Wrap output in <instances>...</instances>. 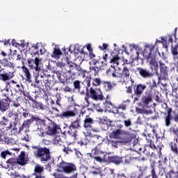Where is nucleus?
I'll list each match as a JSON object with an SVG mask.
<instances>
[{
  "instance_id": "1",
  "label": "nucleus",
  "mask_w": 178,
  "mask_h": 178,
  "mask_svg": "<svg viewBox=\"0 0 178 178\" xmlns=\"http://www.w3.org/2000/svg\"><path fill=\"white\" fill-rule=\"evenodd\" d=\"M27 161H29V158L26 157L24 152H22L17 159H10L7 161V163L8 165H12L13 166H16V165L24 166V165L27 163Z\"/></svg>"
},
{
  "instance_id": "2",
  "label": "nucleus",
  "mask_w": 178,
  "mask_h": 178,
  "mask_svg": "<svg viewBox=\"0 0 178 178\" xmlns=\"http://www.w3.org/2000/svg\"><path fill=\"white\" fill-rule=\"evenodd\" d=\"M58 170L60 172H64V173H73L76 172V168L74 164L62 161L58 165Z\"/></svg>"
},
{
  "instance_id": "3",
  "label": "nucleus",
  "mask_w": 178,
  "mask_h": 178,
  "mask_svg": "<svg viewBox=\"0 0 178 178\" xmlns=\"http://www.w3.org/2000/svg\"><path fill=\"white\" fill-rule=\"evenodd\" d=\"M4 91L6 92V99L0 101L1 112H6V111H8V109H9V107L10 106V100H9V96L12 95V91L10 90L9 92V90L8 89H6Z\"/></svg>"
},
{
  "instance_id": "4",
  "label": "nucleus",
  "mask_w": 178,
  "mask_h": 178,
  "mask_svg": "<svg viewBox=\"0 0 178 178\" xmlns=\"http://www.w3.org/2000/svg\"><path fill=\"white\" fill-rule=\"evenodd\" d=\"M36 158H40L42 162H46L49 159V150L45 148H39L35 152Z\"/></svg>"
},
{
  "instance_id": "5",
  "label": "nucleus",
  "mask_w": 178,
  "mask_h": 178,
  "mask_svg": "<svg viewBox=\"0 0 178 178\" xmlns=\"http://www.w3.org/2000/svg\"><path fill=\"white\" fill-rule=\"evenodd\" d=\"M89 91L90 97L92 99H94L95 101H102L104 99V95H102L101 89L90 88Z\"/></svg>"
},
{
  "instance_id": "6",
  "label": "nucleus",
  "mask_w": 178,
  "mask_h": 178,
  "mask_svg": "<svg viewBox=\"0 0 178 178\" xmlns=\"http://www.w3.org/2000/svg\"><path fill=\"white\" fill-rule=\"evenodd\" d=\"M41 60L38 58H35L34 60H28V65L31 69L35 70V73L38 74L41 72Z\"/></svg>"
},
{
  "instance_id": "7",
  "label": "nucleus",
  "mask_w": 178,
  "mask_h": 178,
  "mask_svg": "<svg viewBox=\"0 0 178 178\" xmlns=\"http://www.w3.org/2000/svg\"><path fill=\"white\" fill-rule=\"evenodd\" d=\"M129 49L133 59H138L140 54H143V49L137 44H129Z\"/></svg>"
},
{
  "instance_id": "8",
  "label": "nucleus",
  "mask_w": 178,
  "mask_h": 178,
  "mask_svg": "<svg viewBox=\"0 0 178 178\" xmlns=\"http://www.w3.org/2000/svg\"><path fill=\"white\" fill-rule=\"evenodd\" d=\"M35 129V131L38 133L39 136H41L45 133V124H44L42 120H39L36 122Z\"/></svg>"
},
{
  "instance_id": "9",
  "label": "nucleus",
  "mask_w": 178,
  "mask_h": 178,
  "mask_svg": "<svg viewBox=\"0 0 178 178\" xmlns=\"http://www.w3.org/2000/svg\"><path fill=\"white\" fill-rule=\"evenodd\" d=\"M34 172H35L31 175L32 178H42L41 173L44 172V167L38 164L35 166Z\"/></svg>"
},
{
  "instance_id": "10",
  "label": "nucleus",
  "mask_w": 178,
  "mask_h": 178,
  "mask_svg": "<svg viewBox=\"0 0 178 178\" xmlns=\"http://www.w3.org/2000/svg\"><path fill=\"white\" fill-rule=\"evenodd\" d=\"M108 74H111L113 79H121L122 73L120 69L115 70L114 67L111 66V68L108 71Z\"/></svg>"
},
{
  "instance_id": "11",
  "label": "nucleus",
  "mask_w": 178,
  "mask_h": 178,
  "mask_svg": "<svg viewBox=\"0 0 178 178\" xmlns=\"http://www.w3.org/2000/svg\"><path fill=\"white\" fill-rule=\"evenodd\" d=\"M99 62L93 60L91 63H90V72H94V75L96 76V74H98V70H99Z\"/></svg>"
},
{
  "instance_id": "12",
  "label": "nucleus",
  "mask_w": 178,
  "mask_h": 178,
  "mask_svg": "<svg viewBox=\"0 0 178 178\" xmlns=\"http://www.w3.org/2000/svg\"><path fill=\"white\" fill-rule=\"evenodd\" d=\"M51 56L53 58V59H59L60 56H62V51H60L59 47L56 46L54 48Z\"/></svg>"
},
{
  "instance_id": "13",
  "label": "nucleus",
  "mask_w": 178,
  "mask_h": 178,
  "mask_svg": "<svg viewBox=\"0 0 178 178\" xmlns=\"http://www.w3.org/2000/svg\"><path fill=\"white\" fill-rule=\"evenodd\" d=\"M154 48V47L152 46H146L145 49L143 53V55L144 56V58H145V59H152V56L151 55V51H152V49Z\"/></svg>"
},
{
  "instance_id": "14",
  "label": "nucleus",
  "mask_w": 178,
  "mask_h": 178,
  "mask_svg": "<svg viewBox=\"0 0 178 178\" xmlns=\"http://www.w3.org/2000/svg\"><path fill=\"white\" fill-rule=\"evenodd\" d=\"M122 79V81L126 83V80L130 79V71L127 67H124L123 70L121 72V80Z\"/></svg>"
},
{
  "instance_id": "15",
  "label": "nucleus",
  "mask_w": 178,
  "mask_h": 178,
  "mask_svg": "<svg viewBox=\"0 0 178 178\" xmlns=\"http://www.w3.org/2000/svg\"><path fill=\"white\" fill-rule=\"evenodd\" d=\"M83 134L85 137L82 138L81 140L78 141V144H79V145H87L88 143V140H87V137H91V132L90 131H84Z\"/></svg>"
},
{
  "instance_id": "16",
  "label": "nucleus",
  "mask_w": 178,
  "mask_h": 178,
  "mask_svg": "<svg viewBox=\"0 0 178 178\" xmlns=\"http://www.w3.org/2000/svg\"><path fill=\"white\" fill-rule=\"evenodd\" d=\"M13 151L19 152V151H20V148L15 147V148L10 149V150H6V151L2 152L1 153V158H3V159H6V156H8V155H12V154H13Z\"/></svg>"
},
{
  "instance_id": "17",
  "label": "nucleus",
  "mask_w": 178,
  "mask_h": 178,
  "mask_svg": "<svg viewBox=\"0 0 178 178\" xmlns=\"http://www.w3.org/2000/svg\"><path fill=\"white\" fill-rule=\"evenodd\" d=\"M94 159L97 161V162H99L100 163H104V162H106V154L102 152H99V155L97 156H95Z\"/></svg>"
},
{
  "instance_id": "18",
  "label": "nucleus",
  "mask_w": 178,
  "mask_h": 178,
  "mask_svg": "<svg viewBox=\"0 0 178 178\" xmlns=\"http://www.w3.org/2000/svg\"><path fill=\"white\" fill-rule=\"evenodd\" d=\"M73 116H76V113L72 111H64L59 115V117L61 118V119H65L66 118H73Z\"/></svg>"
},
{
  "instance_id": "19",
  "label": "nucleus",
  "mask_w": 178,
  "mask_h": 178,
  "mask_svg": "<svg viewBox=\"0 0 178 178\" xmlns=\"http://www.w3.org/2000/svg\"><path fill=\"white\" fill-rule=\"evenodd\" d=\"M93 121L91 118L86 116V119L84 120V128L86 129V131H88L89 127H91V125L92 124Z\"/></svg>"
},
{
  "instance_id": "20",
  "label": "nucleus",
  "mask_w": 178,
  "mask_h": 178,
  "mask_svg": "<svg viewBox=\"0 0 178 178\" xmlns=\"http://www.w3.org/2000/svg\"><path fill=\"white\" fill-rule=\"evenodd\" d=\"M150 68L152 70H155V72H158V63L156 60L153 58L149 60Z\"/></svg>"
},
{
  "instance_id": "21",
  "label": "nucleus",
  "mask_w": 178,
  "mask_h": 178,
  "mask_svg": "<svg viewBox=\"0 0 178 178\" xmlns=\"http://www.w3.org/2000/svg\"><path fill=\"white\" fill-rule=\"evenodd\" d=\"M52 140L51 142L53 144H55L56 145H62V140L60 139V137L58 135H54L51 137Z\"/></svg>"
},
{
  "instance_id": "22",
  "label": "nucleus",
  "mask_w": 178,
  "mask_h": 178,
  "mask_svg": "<svg viewBox=\"0 0 178 178\" xmlns=\"http://www.w3.org/2000/svg\"><path fill=\"white\" fill-rule=\"evenodd\" d=\"M139 73L142 77H151V76H152V74H151L149 71L144 69H140Z\"/></svg>"
},
{
  "instance_id": "23",
  "label": "nucleus",
  "mask_w": 178,
  "mask_h": 178,
  "mask_svg": "<svg viewBox=\"0 0 178 178\" xmlns=\"http://www.w3.org/2000/svg\"><path fill=\"white\" fill-rule=\"evenodd\" d=\"M74 87L76 90H78L79 92H80L81 95H84L86 94V91L84 90H80V82L79 81H74Z\"/></svg>"
},
{
  "instance_id": "24",
  "label": "nucleus",
  "mask_w": 178,
  "mask_h": 178,
  "mask_svg": "<svg viewBox=\"0 0 178 178\" xmlns=\"http://www.w3.org/2000/svg\"><path fill=\"white\" fill-rule=\"evenodd\" d=\"M142 102L145 106H148L149 102H152V97L151 96L143 97L142 98Z\"/></svg>"
},
{
  "instance_id": "25",
  "label": "nucleus",
  "mask_w": 178,
  "mask_h": 178,
  "mask_svg": "<svg viewBox=\"0 0 178 178\" xmlns=\"http://www.w3.org/2000/svg\"><path fill=\"white\" fill-rule=\"evenodd\" d=\"M22 70L24 73V76L26 79V81H30V79H31V74H30V71H29V69H27V67L23 66Z\"/></svg>"
},
{
  "instance_id": "26",
  "label": "nucleus",
  "mask_w": 178,
  "mask_h": 178,
  "mask_svg": "<svg viewBox=\"0 0 178 178\" xmlns=\"http://www.w3.org/2000/svg\"><path fill=\"white\" fill-rule=\"evenodd\" d=\"M33 107L35 108V109H40L41 111H44L45 106L42 103L34 102L33 104Z\"/></svg>"
},
{
  "instance_id": "27",
  "label": "nucleus",
  "mask_w": 178,
  "mask_h": 178,
  "mask_svg": "<svg viewBox=\"0 0 178 178\" xmlns=\"http://www.w3.org/2000/svg\"><path fill=\"white\" fill-rule=\"evenodd\" d=\"M145 85H138L135 91L136 94H137L138 95L143 94V91L145 90Z\"/></svg>"
},
{
  "instance_id": "28",
  "label": "nucleus",
  "mask_w": 178,
  "mask_h": 178,
  "mask_svg": "<svg viewBox=\"0 0 178 178\" xmlns=\"http://www.w3.org/2000/svg\"><path fill=\"white\" fill-rule=\"evenodd\" d=\"M121 134L122 131H120V129H117L111 133V137H112V138H120Z\"/></svg>"
},
{
  "instance_id": "29",
  "label": "nucleus",
  "mask_w": 178,
  "mask_h": 178,
  "mask_svg": "<svg viewBox=\"0 0 178 178\" xmlns=\"http://www.w3.org/2000/svg\"><path fill=\"white\" fill-rule=\"evenodd\" d=\"M53 176H54L55 178H77V173L74 174V175H72L70 177H65L59 172L54 173Z\"/></svg>"
},
{
  "instance_id": "30",
  "label": "nucleus",
  "mask_w": 178,
  "mask_h": 178,
  "mask_svg": "<svg viewBox=\"0 0 178 178\" xmlns=\"http://www.w3.org/2000/svg\"><path fill=\"white\" fill-rule=\"evenodd\" d=\"M83 58L86 60H88V59H94V58H95V54L92 53V51H89V54L84 53Z\"/></svg>"
},
{
  "instance_id": "31",
  "label": "nucleus",
  "mask_w": 178,
  "mask_h": 178,
  "mask_svg": "<svg viewBox=\"0 0 178 178\" xmlns=\"http://www.w3.org/2000/svg\"><path fill=\"white\" fill-rule=\"evenodd\" d=\"M171 52L174 56V59H177L178 44H176L175 46H172Z\"/></svg>"
},
{
  "instance_id": "32",
  "label": "nucleus",
  "mask_w": 178,
  "mask_h": 178,
  "mask_svg": "<svg viewBox=\"0 0 178 178\" xmlns=\"http://www.w3.org/2000/svg\"><path fill=\"white\" fill-rule=\"evenodd\" d=\"M10 79L8 73H0V80L1 81H8Z\"/></svg>"
},
{
  "instance_id": "33",
  "label": "nucleus",
  "mask_w": 178,
  "mask_h": 178,
  "mask_svg": "<svg viewBox=\"0 0 178 178\" xmlns=\"http://www.w3.org/2000/svg\"><path fill=\"white\" fill-rule=\"evenodd\" d=\"M92 138L94 141V143H97V144H99L100 143H102V137L98 135H94L92 136Z\"/></svg>"
},
{
  "instance_id": "34",
  "label": "nucleus",
  "mask_w": 178,
  "mask_h": 178,
  "mask_svg": "<svg viewBox=\"0 0 178 178\" xmlns=\"http://www.w3.org/2000/svg\"><path fill=\"white\" fill-rule=\"evenodd\" d=\"M83 78L85 79L83 83L87 85V88L90 87L91 83V77L86 76V74H83Z\"/></svg>"
},
{
  "instance_id": "35",
  "label": "nucleus",
  "mask_w": 178,
  "mask_h": 178,
  "mask_svg": "<svg viewBox=\"0 0 178 178\" xmlns=\"http://www.w3.org/2000/svg\"><path fill=\"white\" fill-rule=\"evenodd\" d=\"M92 81V86H95V87H98V86L101 85V79L99 78H93Z\"/></svg>"
},
{
  "instance_id": "36",
  "label": "nucleus",
  "mask_w": 178,
  "mask_h": 178,
  "mask_svg": "<svg viewBox=\"0 0 178 178\" xmlns=\"http://www.w3.org/2000/svg\"><path fill=\"white\" fill-rule=\"evenodd\" d=\"M30 124H31V121L30 120H26L23 122L22 127L27 131V129L30 127Z\"/></svg>"
},
{
  "instance_id": "37",
  "label": "nucleus",
  "mask_w": 178,
  "mask_h": 178,
  "mask_svg": "<svg viewBox=\"0 0 178 178\" xmlns=\"http://www.w3.org/2000/svg\"><path fill=\"white\" fill-rule=\"evenodd\" d=\"M74 48V52L75 54H79L80 52V46L79 44H76L75 46H70V51H72Z\"/></svg>"
},
{
  "instance_id": "38",
  "label": "nucleus",
  "mask_w": 178,
  "mask_h": 178,
  "mask_svg": "<svg viewBox=\"0 0 178 178\" xmlns=\"http://www.w3.org/2000/svg\"><path fill=\"white\" fill-rule=\"evenodd\" d=\"M112 83L111 82H105L104 83V88L106 90V91H111V90H112Z\"/></svg>"
},
{
  "instance_id": "39",
  "label": "nucleus",
  "mask_w": 178,
  "mask_h": 178,
  "mask_svg": "<svg viewBox=\"0 0 178 178\" xmlns=\"http://www.w3.org/2000/svg\"><path fill=\"white\" fill-rule=\"evenodd\" d=\"M47 134H49V136H51V137H54V136H56V129L49 128L47 131Z\"/></svg>"
},
{
  "instance_id": "40",
  "label": "nucleus",
  "mask_w": 178,
  "mask_h": 178,
  "mask_svg": "<svg viewBox=\"0 0 178 178\" xmlns=\"http://www.w3.org/2000/svg\"><path fill=\"white\" fill-rule=\"evenodd\" d=\"M130 161H131V156H130L129 154L126 155L124 158L122 159V162H124L125 164L130 163Z\"/></svg>"
},
{
  "instance_id": "41",
  "label": "nucleus",
  "mask_w": 178,
  "mask_h": 178,
  "mask_svg": "<svg viewBox=\"0 0 178 178\" xmlns=\"http://www.w3.org/2000/svg\"><path fill=\"white\" fill-rule=\"evenodd\" d=\"M159 64H160V70H161V72H162L163 73H166L167 67L165 65V64L163 63V62L159 61Z\"/></svg>"
},
{
  "instance_id": "42",
  "label": "nucleus",
  "mask_w": 178,
  "mask_h": 178,
  "mask_svg": "<svg viewBox=\"0 0 178 178\" xmlns=\"http://www.w3.org/2000/svg\"><path fill=\"white\" fill-rule=\"evenodd\" d=\"M111 160L115 165H119V163L122 162V159H120V157H112Z\"/></svg>"
},
{
  "instance_id": "43",
  "label": "nucleus",
  "mask_w": 178,
  "mask_h": 178,
  "mask_svg": "<svg viewBox=\"0 0 178 178\" xmlns=\"http://www.w3.org/2000/svg\"><path fill=\"white\" fill-rule=\"evenodd\" d=\"M119 60H120L119 57L115 56L111 59V63H113V65H116V66H118L119 65Z\"/></svg>"
},
{
  "instance_id": "44",
  "label": "nucleus",
  "mask_w": 178,
  "mask_h": 178,
  "mask_svg": "<svg viewBox=\"0 0 178 178\" xmlns=\"http://www.w3.org/2000/svg\"><path fill=\"white\" fill-rule=\"evenodd\" d=\"M171 131L176 134V136H178V127L177 125H174L172 127H171Z\"/></svg>"
},
{
  "instance_id": "45",
  "label": "nucleus",
  "mask_w": 178,
  "mask_h": 178,
  "mask_svg": "<svg viewBox=\"0 0 178 178\" xmlns=\"http://www.w3.org/2000/svg\"><path fill=\"white\" fill-rule=\"evenodd\" d=\"M80 125V123L79 122V120H76L75 121L73 122V123L72 124V126L74 129H77V127H79V126Z\"/></svg>"
},
{
  "instance_id": "46",
  "label": "nucleus",
  "mask_w": 178,
  "mask_h": 178,
  "mask_svg": "<svg viewBox=\"0 0 178 178\" xmlns=\"http://www.w3.org/2000/svg\"><path fill=\"white\" fill-rule=\"evenodd\" d=\"M108 47H109V44L103 43L102 46L99 47V49L101 51H105V49H106V48H108Z\"/></svg>"
},
{
  "instance_id": "47",
  "label": "nucleus",
  "mask_w": 178,
  "mask_h": 178,
  "mask_svg": "<svg viewBox=\"0 0 178 178\" xmlns=\"http://www.w3.org/2000/svg\"><path fill=\"white\" fill-rule=\"evenodd\" d=\"M8 118H11L12 119H14V120H16L17 119V115L13 113H8Z\"/></svg>"
},
{
  "instance_id": "48",
  "label": "nucleus",
  "mask_w": 178,
  "mask_h": 178,
  "mask_svg": "<svg viewBox=\"0 0 178 178\" xmlns=\"http://www.w3.org/2000/svg\"><path fill=\"white\" fill-rule=\"evenodd\" d=\"M15 47H21V48H24V42L22 41L19 43L13 44Z\"/></svg>"
},
{
  "instance_id": "49",
  "label": "nucleus",
  "mask_w": 178,
  "mask_h": 178,
  "mask_svg": "<svg viewBox=\"0 0 178 178\" xmlns=\"http://www.w3.org/2000/svg\"><path fill=\"white\" fill-rule=\"evenodd\" d=\"M95 111H97V112H100L101 113H102V112H104V110L102 108H101V107H99V106L98 104L95 105Z\"/></svg>"
},
{
  "instance_id": "50",
  "label": "nucleus",
  "mask_w": 178,
  "mask_h": 178,
  "mask_svg": "<svg viewBox=\"0 0 178 178\" xmlns=\"http://www.w3.org/2000/svg\"><path fill=\"white\" fill-rule=\"evenodd\" d=\"M31 50L33 51L34 55H37V54H38V47L37 46H33L31 47Z\"/></svg>"
},
{
  "instance_id": "51",
  "label": "nucleus",
  "mask_w": 178,
  "mask_h": 178,
  "mask_svg": "<svg viewBox=\"0 0 178 178\" xmlns=\"http://www.w3.org/2000/svg\"><path fill=\"white\" fill-rule=\"evenodd\" d=\"M170 124V115H168L165 118V126H169Z\"/></svg>"
},
{
  "instance_id": "52",
  "label": "nucleus",
  "mask_w": 178,
  "mask_h": 178,
  "mask_svg": "<svg viewBox=\"0 0 178 178\" xmlns=\"http://www.w3.org/2000/svg\"><path fill=\"white\" fill-rule=\"evenodd\" d=\"M124 126H126V127H129V126H131V121H130V120H124Z\"/></svg>"
},
{
  "instance_id": "53",
  "label": "nucleus",
  "mask_w": 178,
  "mask_h": 178,
  "mask_svg": "<svg viewBox=\"0 0 178 178\" xmlns=\"http://www.w3.org/2000/svg\"><path fill=\"white\" fill-rule=\"evenodd\" d=\"M119 109H122V110L123 111V109H125V108H123V107H122V106L119 107L118 108H116V107H115V108H113V112L114 113H119Z\"/></svg>"
},
{
  "instance_id": "54",
  "label": "nucleus",
  "mask_w": 178,
  "mask_h": 178,
  "mask_svg": "<svg viewBox=\"0 0 178 178\" xmlns=\"http://www.w3.org/2000/svg\"><path fill=\"white\" fill-rule=\"evenodd\" d=\"M8 119H6V118L3 117L1 120V124L6 126V124H8Z\"/></svg>"
},
{
  "instance_id": "55",
  "label": "nucleus",
  "mask_w": 178,
  "mask_h": 178,
  "mask_svg": "<svg viewBox=\"0 0 178 178\" xmlns=\"http://www.w3.org/2000/svg\"><path fill=\"white\" fill-rule=\"evenodd\" d=\"M64 152H65L66 154H70V152H72V149H70V147H64L63 149Z\"/></svg>"
},
{
  "instance_id": "56",
  "label": "nucleus",
  "mask_w": 178,
  "mask_h": 178,
  "mask_svg": "<svg viewBox=\"0 0 178 178\" xmlns=\"http://www.w3.org/2000/svg\"><path fill=\"white\" fill-rule=\"evenodd\" d=\"M11 106H14V108H19V106H20V104H19L18 102H13Z\"/></svg>"
},
{
  "instance_id": "57",
  "label": "nucleus",
  "mask_w": 178,
  "mask_h": 178,
  "mask_svg": "<svg viewBox=\"0 0 178 178\" xmlns=\"http://www.w3.org/2000/svg\"><path fill=\"white\" fill-rule=\"evenodd\" d=\"M91 173L92 175H99V173H101V170L99 169H96L95 170H92Z\"/></svg>"
},
{
  "instance_id": "58",
  "label": "nucleus",
  "mask_w": 178,
  "mask_h": 178,
  "mask_svg": "<svg viewBox=\"0 0 178 178\" xmlns=\"http://www.w3.org/2000/svg\"><path fill=\"white\" fill-rule=\"evenodd\" d=\"M86 47L89 52H92V47H91V44H87Z\"/></svg>"
},
{
  "instance_id": "59",
  "label": "nucleus",
  "mask_w": 178,
  "mask_h": 178,
  "mask_svg": "<svg viewBox=\"0 0 178 178\" xmlns=\"http://www.w3.org/2000/svg\"><path fill=\"white\" fill-rule=\"evenodd\" d=\"M76 155L77 158H79V159H81L83 156L81 153L79 151H76Z\"/></svg>"
},
{
  "instance_id": "60",
  "label": "nucleus",
  "mask_w": 178,
  "mask_h": 178,
  "mask_svg": "<svg viewBox=\"0 0 178 178\" xmlns=\"http://www.w3.org/2000/svg\"><path fill=\"white\" fill-rule=\"evenodd\" d=\"M168 175H169L170 177L173 178V177H175V175H176V173H175V172H173V171H170L168 173Z\"/></svg>"
},
{
  "instance_id": "61",
  "label": "nucleus",
  "mask_w": 178,
  "mask_h": 178,
  "mask_svg": "<svg viewBox=\"0 0 178 178\" xmlns=\"http://www.w3.org/2000/svg\"><path fill=\"white\" fill-rule=\"evenodd\" d=\"M133 90V87L131 86H129L128 88H127V92H128L129 94H130L131 92V90Z\"/></svg>"
},
{
  "instance_id": "62",
  "label": "nucleus",
  "mask_w": 178,
  "mask_h": 178,
  "mask_svg": "<svg viewBox=\"0 0 178 178\" xmlns=\"http://www.w3.org/2000/svg\"><path fill=\"white\" fill-rule=\"evenodd\" d=\"M6 66H8V67H13V63L11 62H7Z\"/></svg>"
},
{
  "instance_id": "63",
  "label": "nucleus",
  "mask_w": 178,
  "mask_h": 178,
  "mask_svg": "<svg viewBox=\"0 0 178 178\" xmlns=\"http://www.w3.org/2000/svg\"><path fill=\"white\" fill-rule=\"evenodd\" d=\"M165 41H166V38H161V40L159 41V42H161V44H165Z\"/></svg>"
},
{
  "instance_id": "64",
  "label": "nucleus",
  "mask_w": 178,
  "mask_h": 178,
  "mask_svg": "<svg viewBox=\"0 0 178 178\" xmlns=\"http://www.w3.org/2000/svg\"><path fill=\"white\" fill-rule=\"evenodd\" d=\"M40 52L41 55H42V54H45V49L44 48L40 49Z\"/></svg>"
}]
</instances>
